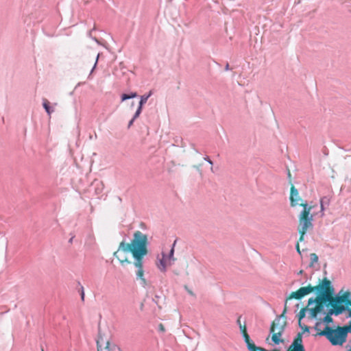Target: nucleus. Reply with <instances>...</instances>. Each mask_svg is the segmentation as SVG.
Masks as SVG:
<instances>
[{
  "label": "nucleus",
  "mask_w": 351,
  "mask_h": 351,
  "mask_svg": "<svg viewBox=\"0 0 351 351\" xmlns=\"http://www.w3.org/2000/svg\"><path fill=\"white\" fill-rule=\"evenodd\" d=\"M147 237L146 234L137 230L134 233V237L130 243L121 241L118 250L114 252L113 256L118 259L122 266L131 264L128 254L131 253L134 258V265L137 269L136 278L145 285L146 280L144 278L143 267V257L147 254Z\"/></svg>",
  "instance_id": "1"
},
{
  "label": "nucleus",
  "mask_w": 351,
  "mask_h": 351,
  "mask_svg": "<svg viewBox=\"0 0 351 351\" xmlns=\"http://www.w3.org/2000/svg\"><path fill=\"white\" fill-rule=\"evenodd\" d=\"M289 199L290 204L292 207L299 205L303 208V210L298 216V226L300 241H303L307 231L313 228V215L311 214V211L314 208V206L308 205L306 202H304L300 196L298 189L293 185L291 187Z\"/></svg>",
  "instance_id": "2"
},
{
  "label": "nucleus",
  "mask_w": 351,
  "mask_h": 351,
  "mask_svg": "<svg viewBox=\"0 0 351 351\" xmlns=\"http://www.w3.org/2000/svg\"><path fill=\"white\" fill-rule=\"evenodd\" d=\"M324 285L325 278L316 286H311V285H308L306 287H300L297 291L291 292L286 300L287 301L293 298L296 300H300L305 295L315 291L317 293V296L315 298H309L308 301V305H311L313 303H315V307L308 308L309 318L315 319L317 314L322 311L324 308V301H322V297L324 294Z\"/></svg>",
  "instance_id": "3"
},
{
  "label": "nucleus",
  "mask_w": 351,
  "mask_h": 351,
  "mask_svg": "<svg viewBox=\"0 0 351 351\" xmlns=\"http://www.w3.org/2000/svg\"><path fill=\"white\" fill-rule=\"evenodd\" d=\"M324 294L322 297L324 304H334L335 306H350L351 307V292L346 291L343 293L341 290L338 295H334L335 289L331 285V282L325 278V285L324 286Z\"/></svg>",
  "instance_id": "4"
},
{
  "label": "nucleus",
  "mask_w": 351,
  "mask_h": 351,
  "mask_svg": "<svg viewBox=\"0 0 351 351\" xmlns=\"http://www.w3.org/2000/svg\"><path fill=\"white\" fill-rule=\"evenodd\" d=\"M350 326H338L333 329L326 326L319 334L326 337L334 345H342L346 341L347 335L350 332Z\"/></svg>",
  "instance_id": "5"
},
{
  "label": "nucleus",
  "mask_w": 351,
  "mask_h": 351,
  "mask_svg": "<svg viewBox=\"0 0 351 351\" xmlns=\"http://www.w3.org/2000/svg\"><path fill=\"white\" fill-rule=\"evenodd\" d=\"M287 326V321L280 320V318H276L271 323L270 327L271 339L274 345L284 343L285 339L282 338Z\"/></svg>",
  "instance_id": "6"
},
{
  "label": "nucleus",
  "mask_w": 351,
  "mask_h": 351,
  "mask_svg": "<svg viewBox=\"0 0 351 351\" xmlns=\"http://www.w3.org/2000/svg\"><path fill=\"white\" fill-rule=\"evenodd\" d=\"M269 351L265 348L256 346V351ZM270 351H280L274 349ZM287 351H305V348L302 341V332H298L291 345L288 347Z\"/></svg>",
  "instance_id": "7"
},
{
  "label": "nucleus",
  "mask_w": 351,
  "mask_h": 351,
  "mask_svg": "<svg viewBox=\"0 0 351 351\" xmlns=\"http://www.w3.org/2000/svg\"><path fill=\"white\" fill-rule=\"evenodd\" d=\"M176 244V241L174 242L169 253L168 254H165L162 253V258L159 260V262L157 263L158 268L162 272H165L167 268L171 265L173 264L176 261V258L173 256L174 254V245Z\"/></svg>",
  "instance_id": "8"
},
{
  "label": "nucleus",
  "mask_w": 351,
  "mask_h": 351,
  "mask_svg": "<svg viewBox=\"0 0 351 351\" xmlns=\"http://www.w3.org/2000/svg\"><path fill=\"white\" fill-rule=\"evenodd\" d=\"M331 306L326 314V315L322 319V322H325L327 324H329L333 322V319L331 317L332 315H339L341 314L346 308L345 306H335L334 304H329Z\"/></svg>",
  "instance_id": "9"
},
{
  "label": "nucleus",
  "mask_w": 351,
  "mask_h": 351,
  "mask_svg": "<svg viewBox=\"0 0 351 351\" xmlns=\"http://www.w3.org/2000/svg\"><path fill=\"white\" fill-rule=\"evenodd\" d=\"M152 95V91L150 90L149 92V93L147 95H144L143 96H141V101L139 102V106H138V108L137 109V110L136 111V113L134 114V118H138L141 112V110H142V108H143V104H145L148 98Z\"/></svg>",
  "instance_id": "10"
},
{
  "label": "nucleus",
  "mask_w": 351,
  "mask_h": 351,
  "mask_svg": "<svg viewBox=\"0 0 351 351\" xmlns=\"http://www.w3.org/2000/svg\"><path fill=\"white\" fill-rule=\"evenodd\" d=\"M245 341L247 343V346L248 349L250 351H256V346L255 344L252 341V340L250 338L249 335L247 333H245L243 335Z\"/></svg>",
  "instance_id": "11"
},
{
  "label": "nucleus",
  "mask_w": 351,
  "mask_h": 351,
  "mask_svg": "<svg viewBox=\"0 0 351 351\" xmlns=\"http://www.w3.org/2000/svg\"><path fill=\"white\" fill-rule=\"evenodd\" d=\"M105 348L108 349L109 351H121L118 346L116 344H110L109 341L106 342Z\"/></svg>",
  "instance_id": "12"
},
{
  "label": "nucleus",
  "mask_w": 351,
  "mask_h": 351,
  "mask_svg": "<svg viewBox=\"0 0 351 351\" xmlns=\"http://www.w3.org/2000/svg\"><path fill=\"white\" fill-rule=\"evenodd\" d=\"M322 319H319L317 321L315 325V330H317V335L322 336L319 333L322 332L324 330H322Z\"/></svg>",
  "instance_id": "13"
},
{
  "label": "nucleus",
  "mask_w": 351,
  "mask_h": 351,
  "mask_svg": "<svg viewBox=\"0 0 351 351\" xmlns=\"http://www.w3.org/2000/svg\"><path fill=\"white\" fill-rule=\"evenodd\" d=\"M43 107L45 109L46 112L49 115L53 112V110H51L49 107V102L47 99H43Z\"/></svg>",
  "instance_id": "14"
},
{
  "label": "nucleus",
  "mask_w": 351,
  "mask_h": 351,
  "mask_svg": "<svg viewBox=\"0 0 351 351\" xmlns=\"http://www.w3.org/2000/svg\"><path fill=\"white\" fill-rule=\"evenodd\" d=\"M308 310V308H307L306 307V308H302L299 313H298V319H299V324H300L301 322V320L305 317V315H306V311Z\"/></svg>",
  "instance_id": "15"
},
{
  "label": "nucleus",
  "mask_w": 351,
  "mask_h": 351,
  "mask_svg": "<svg viewBox=\"0 0 351 351\" xmlns=\"http://www.w3.org/2000/svg\"><path fill=\"white\" fill-rule=\"evenodd\" d=\"M137 96L136 93H132L130 95L128 94H123L121 96V100L125 101L128 99L134 98Z\"/></svg>",
  "instance_id": "16"
},
{
  "label": "nucleus",
  "mask_w": 351,
  "mask_h": 351,
  "mask_svg": "<svg viewBox=\"0 0 351 351\" xmlns=\"http://www.w3.org/2000/svg\"><path fill=\"white\" fill-rule=\"evenodd\" d=\"M287 302L288 301H287V300L285 301V308H284V310H283L282 314L277 317V318H280V320L286 321L287 317L285 316V314H286V313L287 311Z\"/></svg>",
  "instance_id": "17"
},
{
  "label": "nucleus",
  "mask_w": 351,
  "mask_h": 351,
  "mask_svg": "<svg viewBox=\"0 0 351 351\" xmlns=\"http://www.w3.org/2000/svg\"><path fill=\"white\" fill-rule=\"evenodd\" d=\"M311 261V265H313L314 263H317L318 261V256L316 254L312 253L310 255Z\"/></svg>",
  "instance_id": "18"
},
{
  "label": "nucleus",
  "mask_w": 351,
  "mask_h": 351,
  "mask_svg": "<svg viewBox=\"0 0 351 351\" xmlns=\"http://www.w3.org/2000/svg\"><path fill=\"white\" fill-rule=\"evenodd\" d=\"M345 307L346 308V309L345 311H347V312H348L347 317L350 318V320L347 326H350V330H351V308H350L349 306H345Z\"/></svg>",
  "instance_id": "19"
},
{
  "label": "nucleus",
  "mask_w": 351,
  "mask_h": 351,
  "mask_svg": "<svg viewBox=\"0 0 351 351\" xmlns=\"http://www.w3.org/2000/svg\"><path fill=\"white\" fill-rule=\"evenodd\" d=\"M239 328L243 335L247 332L245 324H240Z\"/></svg>",
  "instance_id": "20"
},
{
  "label": "nucleus",
  "mask_w": 351,
  "mask_h": 351,
  "mask_svg": "<svg viewBox=\"0 0 351 351\" xmlns=\"http://www.w3.org/2000/svg\"><path fill=\"white\" fill-rule=\"evenodd\" d=\"M299 325H300V328L303 330V332H302V333H303L304 332H308V331H309V328H308V326H306V325L302 326V325L301 324V323H300V324H299Z\"/></svg>",
  "instance_id": "21"
},
{
  "label": "nucleus",
  "mask_w": 351,
  "mask_h": 351,
  "mask_svg": "<svg viewBox=\"0 0 351 351\" xmlns=\"http://www.w3.org/2000/svg\"><path fill=\"white\" fill-rule=\"evenodd\" d=\"M325 199V197H322L320 199V209L322 211H324V199Z\"/></svg>",
  "instance_id": "22"
},
{
  "label": "nucleus",
  "mask_w": 351,
  "mask_h": 351,
  "mask_svg": "<svg viewBox=\"0 0 351 351\" xmlns=\"http://www.w3.org/2000/svg\"><path fill=\"white\" fill-rule=\"evenodd\" d=\"M300 239L298 240V241L296 243V245H295V248H296V250L297 252L300 254H301V251H300Z\"/></svg>",
  "instance_id": "23"
},
{
  "label": "nucleus",
  "mask_w": 351,
  "mask_h": 351,
  "mask_svg": "<svg viewBox=\"0 0 351 351\" xmlns=\"http://www.w3.org/2000/svg\"><path fill=\"white\" fill-rule=\"evenodd\" d=\"M185 289H186L187 292L192 296L195 297V293L190 289H188V287L186 286H185Z\"/></svg>",
  "instance_id": "24"
},
{
  "label": "nucleus",
  "mask_w": 351,
  "mask_h": 351,
  "mask_svg": "<svg viewBox=\"0 0 351 351\" xmlns=\"http://www.w3.org/2000/svg\"><path fill=\"white\" fill-rule=\"evenodd\" d=\"M81 298L82 301L84 300V291L83 287L81 288Z\"/></svg>",
  "instance_id": "25"
},
{
  "label": "nucleus",
  "mask_w": 351,
  "mask_h": 351,
  "mask_svg": "<svg viewBox=\"0 0 351 351\" xmlns=\"http://www.w3.org/2000/svg\"><path fill=\"white\" fill-rule=\"evenodd\" d=\"M159 330L162 332H165V326L162 324H159Z\"/></svg>",
  "instance_id": "26"
},
{
  "label": "nucleus",
  "mask_w": 351,
  "mask_h": 351,
  "mask_svg": "<svg viewBox=\"0 0 351 351\" xmlns=\"http://www.w3.org/2000/svg\"><path fill=\"white\" fill-rule=\"evenodd\" d=\"M136 118H134V116L133 117V118L132 119V120L129 122L128 123V128L131 127L133 124V122L136 119Z\"/></svg>",
  "instance_id": "27"
},
{
  "label": "nucleus",
  "mask_w": 351,
  "mask_h": 351,
  "mask_svg": "<svg viewBox=\"0 0 351 351\" xmlns=\"http://www.w3.org/2000/svg\"><path fill=\"white\" fill-rule=\"evenodd\" d=\"M97 351H101V347L99 345V341H97Z\"/></svg>",
  "instance_id": "28"
},
{
  "label": "nucleus",
  "mask_w": 351,
  "mask_h": 351,
  "mask_svg": "<svg viewBox=\"0 0 351 351\" xmlns=\"http://www.w3.org/2000/svg\"><path fill=\"white\" fill-rule=\"evenodd\" d=\"M205 160H207L211 165H213V162L208 158H205Z\"/></svg>",
  "instance_id": "29"
},
{
  "label": "nucleus",
  "mask_w": 351,
  "mask_h": 351,
  "mask_svg": "<svg viewBox=\"0 0 351 351\" xmlns=\"http://www.w3.org/2000/svg\"><path fill=\"white\" fill-rule=\"evenodd\" d=\"M237 323L240 326V324H242L241 322V317H239L237 319Z\"/></svg>",
  "instance_id": "30"
},
{
  "label": "nucleus",
  "mask_w": 351,
  "mask_h": 351,
  "mask_svg": "<svg viewBox=\"0 0 351 351\" xmlns=\"http://www.w3.org/2000/svg\"><path fill=\"white\" fill-rule=\"evenodd\" d=\"M98 57H99V56H97V59H96V61H95V66H94V67H95V66H96V64H97V63Z\"/></svg>",
  "instance_id": "31"
},
{
  "label": "nucleus",
  "mask_w": 351,
  "mask_h": 351,
  "mask_svg": "<svg viewBox=\"0 0 351 351\" xmlns=\"http://www.w3.org/2000/svg\"><path fill=\"white\" fill-rule=\"evenodd\" d=\"M348 351H351V346L348 349Z\"/></svg>",
  "instance_id": "32"
},
{
  "label": "nucleus",
  "mask_w": 351,
  "mask_h": 351,
  "mask_svg": "<svg viewBox=\"0 0 351 351\" xmlns=\"http://www.w3.org/2000/svg\"><path fill=\"white\" fill-rule=\"evenodd\" d=\"M269 339V337H268L267 339H266V341H268Z\"/></svg>",
  "instance_id": "33"
}]
</instances>
